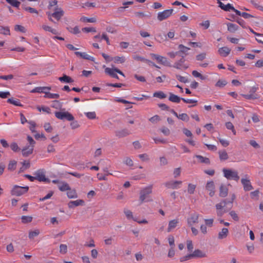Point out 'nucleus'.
Masks as SVG:
<instances>
[{
	"label": "nucleus",
	"mask_w": 263,
	"mask_h": 263,
	"mask_svg": "<svg viewBox=\"0 0 263 263\" xmlns=\"http://www.w3.org/2000/svg\"><path fill=\"white\" fill-rule=\"evenodd\" d=\"M225 206H226V200H223L221 202L216 205V208L217 210H221Z\"/></svg>",
	"instance_id": "obj_53"
},
{
	"label": "nucleus",
	"mask_w": 263,
	"mask_h": 263,
	"mask_svg": "<svg viewBox=\"0 0 263 263\" xmlns=\"http://www.w3.org/2000/svg\"><path fill=\"white\" fill-rule=\"evenodd\" d=\"M218 4H219V7L224 11H230V10L233 11V10L234 9V7L230 4L224 5L219 1H218Z\"/></svg>",
	"instance_id": "obj_19"
},
{
	"label": "nucleus",
	"mask_w": 263,
	"mask_h": 263,
	"mask_svg": "<svg viewBox=\"0 0 263 263\" xmlns=\"http://www.w3.org/2000/svg\"><path fill=\"white\" fill-rule=\"evenodd\" d=\"M34 175L35 177V180L40 182H45L46 183H49L50 182V180L46 177L45 171L43 169L37 170L34 173Z\"/></svg>",
	"instance_id": "obj_6"
},
{
	"label": "nucleus",
	"mask_w": 263,
	"mask_h": 263,
	"mask_svg": "<svg viewBox=\"0 0 263 263\" xmlns=\"http://www.w3.org/2000/svg\"><path fill=\"white\" fill-rule=\"evenodd\" d=\"M173 9L165 10L163 11L159 12L158 13L157 18L159 21H162L170 17L173 12Z\"/></svg>",
	"instance_id": "obj_7"
},
{
	"label": "nucleus",
	"mask_w": 263,
	"mask_h": 263,
	"mask_svg": "<svg viewBox=\"0 0 263 263\" xmlns=\"http://www.w3.org/2000/svg\"><path fill=\"white\" fill-rule=\"evenodd\" d=\"M195 157L198 158L201 163L209 164L210 163V160L208 158L204 157L201 155H196L195 156Z\"/></svg>",
	"instance_id": "obj_31"
},
{
	"label": "nucleus",
	"mask_w": 263,
	"mask_h": 263,
	"mask_svg": "<svg viewBox=\"0 0 263 263\" xmlns=\"http://www.w3.org/2000/svg\"><path fill=\"white\" fill-rule=\"evenodd\" d=\"M55 116L59 119L66 120L69 121H73L74 119L73 115L68 111H56L55 112Z\"/></svg>",
	"instance_id": "obj_4"
},
{
	"label": "nucleus",
	"mask_w": 263,
	"mask_h": 263,
	"mask_svg": "<svg viewBox=\"0 0 263 263\" xmlns=\"http://www.w3.org/2000/svg\"><path fill=\"white\" fill-rule=\"evenodd\" d=\"M154 97L159 98L160 99H164L166 97V95L161 91L155 92L153 94Z\"/></svg>",
	"instance_id": "obj_38"
},
{
	"label": "nucleus",
	"mask_w": 263,
	"mask_h": 263,
	"mask_svg": "<svg viewBox=\"0 0 263 263\" xmlns=\"http://www.w3.org/2000/svg\"><path fill=\"white\" fill-rule=\"evenodd\" d=\"M58 79L62 82H65L67 83H71L74 81L73 80L71 77L67 76L65 74H63V76L59 77Z\"/></svg>",
	"instance_id": "obj_25"
},
{
	"label": "nucleus",
	"mask_w": 263,
	"mask_h": 263,
	"mask_svg": "<svg viewBox=\"0 0 263 263\" xmlns=\"http://www.w3.org/2000/svg\"><path fill=\"white\" fill-rule=\"evenodd\" d=\"M111 60L116 64H122L125 61V58L124 57H115L112 58Z\"/></svg>",
	"instance_id": "obj_29"
},
{
	"label": "nucleus",
	"mask_w": 263,
	"mask_h": 263,
	"mask_svg": "<svg viewBox=\"0 0 263 263\" xmlns=\"http://www.w3.org/2000/svg\"><path fill=\"white\" fill-rule=\"evenodd\" d=\"M176 77L177 79V80L181 82L184 83L188 82L187 79L184 77L181 76L179 74H176Z\"/></svg>",
	"instance_id": "obj_52"
},
{
	"label": "nucleus",
	"mask_w": 263,
	"mask_h": 263,
	"mask_svg": "<svg viewBox=\"0 0 263 263\" xmlns=\"http://www.w3.org/2000/svg\"><path fill=\"white\" fill-rule=\"evenodd\" d=\"M205 187L208 191L214 190L215 185L214 182L213 181L208 182Z\"/></svg>",
	"instance_id": "obj_43"
},
{
	"label": "nucleus",
	"mask_w": 263,
	"mask_h": 263,
	"mask_svg": "<svg viewBox=\"0 0 263 263\" xmlns=\"http://www.w3.org/2000/svg\"><path fill=\"white\" fill-rule=\"evenodd\" d=\"M81 21L89 23H95L96 22V19L95 17H87L83 16L81 17Z\"/></svg>",
	"instance_id": "obj_42"
},
{
	"label": "nucleus",
	"mask_w": 263,
	"mask_h": 263,
	"mask_svg": "<svg viewBox=\"0 0 263 263\" xmlns=\"http://www.w3.org/2000/svg\"><path fill=\"white\" fill-rule=\"evenodd\" d=\"M27 140L30 144V145L29 146H32V147H33L35 144V141L33 139V138L30 136H27Z\"/></svg>",
	"instance_id": "obj_64"
},
{
	"label": "nucleus",
	"mask_w": 263,
	"mask_h": 263,
	"mask_svg": "<svg viewBox=\"0 0 263 263\" xmlns=\"http://www.w3.org/2000/svg\"><path fill=\"white\" fill-rule=\"evenodd\" d=\"M220 160H226L228 159V155L225 150L219 151L218 152Z\"/></svg>",
	"instance_id": "obj_32"
},
{
	"label": "nucleus",
	"mask_w": 263,
	"mask_h": 263,
	"mask_svg": "<svg viewBox=\"0 0 263 263\" xmlns=\"http://www.w3.org/2000/svg\"><path fill=\"white\" fill-rule=\"evenodd\" d=\"M229 234V230L227 228H222L221 232L218 233V238L222 239L227 237Z\"/></svg>",
	"instance_id": "obj_26"
},
{
	"label": "nucleus",
	"mask_w": 263,
	"mask_h": 263,
	"mask_svg": "<svg viewBox=\"0 0 263 263\" xmlns=\"http://www.w3.org/2000/svg\"><path fill=\"white\" fill-rule=\"evenodd\" d=\"M40 234L39 230H35L34 231H31L29 233L28 237L29 239H33L34 237L38 236Z\"/></svg>",
	"instance_id": "obj_37"
},
{
	"label": "nucleus",
	"mask_w": 263,
	"mask_h": 263,
	"mask_svg": "<svg viewBox=\"0 0 263 263\" xmlns=\"http://www.w3.org/2000/svg\"><path fill=\"white\" fill-rule=\"evenodd\" d=\"M206 257L205 253L199 249H196L192 253L187 254L180 258V262H183L193 258H202Z\"/></svg>",
	"instance_id": "obj_1"
},
{
	"label": "nucleus",
	"mask_w": 263,
	"mask_h": 263,
	"mask_svg": "<svg viewBox=\"0 0 263 263\" xmlns=\"http://www.w3.org/2000/svg\"><path fill=\"white\" fill-rule=\"evenodd\" d=\"M229 214L234 220H235L236 221H238L239 220V217H238V215L236 214V213L235 212V211H231L229 213Z\"/></svg>",
	"instance_id": "obj_51"
},
{
	"label": "nucleus",
	"mask_w": 263,
	"mask_h": 263,
	"mask_svg": "<svg viewBox=\"0 0 263 263\" xmlns=\"http://www.w3.org/2000/svg\"><path fill=\"white\" fill-rule=\"evenodd\" d=\"M41 27L44 31L51 32L53 34H58L59 33L57 29L52 28L47 24L42 25Z\"/></svg>",
	"instance_id": "obj_20"
},
{
	"label": "nucleus",
	"mask_w": 263,
	"mask_h": 263,
	"mask_svg": "<svg viewBox=\"0 0 263 263\" xmlns=\"http://www.w3.org/2000/svg\"><path fill=\"white\" fill-rule=\"evenodd\" d=\"M51 89V87H37L32 89L31 91V92L32 93H41L43 92L45 93V92H46V90H49Z\"/></svg>",
	"instance_id": "obj_22"
},
{
	"label": "nucleus",
	"mask_w": 263,
	"mask_h": 263,
	"mask_svg": "<svg viewBox=\"0 0 263 263\" xmlns=\"http://www.w3.org/2000/svg\"><path fill=\"white\" fill-rule=\"evenodd\" d=\"M59 190L62 192H64L66 191L70 190V187L69 184L65 182H62L61 183V185H59Z\"/></svg>",
	"instance_id": "obj_30"
},
{
	"label": "nucleus",
	"mask_w": 263,
	"mask_h": 263,
	"mask_svg": "<svg viewBox=\"0 0 263 263\" xmlns=\"http://www.w3.org/2000/svg\"><path fill=\"white\" fill-rule=\"evenodd\" d=\"M160 130L166 136L170 135L171 134L170 130L165 126H162L160 128Z\"/></svg>",
	"instance_id": "obj_47"
},
{
	"label": "nucleus",
	"mask_w": 263,
	"mask_h": 263,
	"mask_svg": "<svg viewBox=\"0 0 263 263\" xmlns=\"http://www.w3.org/2000/svg\"><path fill=\"white\" fill-rule=\"evenodd\" d=\"M224 177L228 180H234L238 181L239 179V176L238 175V172L236 171H233L231 169L223 168L222 169Z\"/></svg>",
	"instance_id": "obj_3"
},
{
	"label": "nucleus",
	"mask_w": 263,
	"mask_h": 263,
	"mask_svg": "<svg viewBox=\"0 0 263 263\" xmlns=\"http://www.w3.org/2000/svg\"><path fill=\"white\" fill-rule=\"evenodd\" d=\"M150 55L153 59L157 61L159 64L165 65L167 62V59L165 57L154 53H151Z\"/></svg>",
	"instance_id": "obj_9"
},
{
	"label": "nucleus",
	"mask_w": 263,
	"mask_h": 263,
	"mask_svg": "<svg viewBox=\"0 0 263 263\" xmlns=\"http://www.w3.org/2000/svg\"><path fill=\"white\" fill-rule=\"evenodd\" d=\"M64 14V11L63 10V9L61 8L56 7L54 9L52 17L58 21L62 18Z\"/></svg>",
	"instance_id": "obj_8"
},
{
	"label": "nucleus",
	"mask_w": 263,
	"mask_h": 263,
	"mask_svg": "<svg viewBox=\"0 0 263 263\" xmlns=\"http://www.w3.org/2000/svg\"><path fill=\"white\" fill-rule=\"evenodd\" d=\"M230 52L231 49L227 46L219 48L218 50V54L222 57H227L230 53Z\"/></svg>",
	"instance_id": "obj_10"
},
{
	"label": "nucleus",
	"mask_w": 263,
	"mask_h": 263,
	"mask_svg": "<svg viewBox=\"0 0 263 263\" xmlns=\"http://www.w3.org/2000/svg\"><path fill=\"white\" fill-rule=\"evenodd\" d=\"M196 188V185L189 183L188 185L187 192L189 194H192L194 193Z\"/></svg>",
	"instance_id": "obj_49"
},
{
	"label": "nucleus",
	"mask_w": 263,
	"mask_h": 263,
	"mask_svg": "<svg viewBox=\"0 0 263 263\" xmlns=\"http://www.w3.org/2000/svg\"><path fill=\"white\" fill-rule=\"evenodd\" d=\"M228 193V189L227 187L223 184H221L219 189V196L221 197H225L227 196Z\"/></svg>",
	"instance_id": "obj_23"
},
{
	"label": "nucleus",
	"mask_w": 263,
	"mask_h": 263,
	"mask_svg": "<svg viewBox=\"0 0 263 263\" xmlns=\"http://www.w3.org/2000/svg\"><path fill=\"white\" fill-rule=\"evenodd\" d=\"M22 222L23 223L31 222L32 220V217L30 216H23L21 217Z\"/></svg>",
	"instance_id": "obj_39"
},
{
	"label": "nucleus",
	"mask_w": 263,
	"mask_h": 263,
	"mask_svg": "<svg viewBox=\"0 0 263 263\" xmlns=\"http://www.w3.org/2000/svg\"><path fill=\"white\" fill-rule=\"evenodd\" d=\"M133 58L136 61H140L143 62L144 64L148 65H153V66H156L152 61H151L145 59V58L140 57L139 55H137V54L133 55Z\"/></svg>",
	"instance_id": "obj_11"
},
{
	"label": "nucleus",
	"mask_w": 263,
	"mask_h": 263,
	"mask_svg": "<svg viewBox=\"0 0 263 263\" xmlns=\"http://www.w3.org/2000/svg\"><path fill=\"white\" fill-rule=\"evenodd\" d=\"M115 70V68H112L106 67L105 69V72L107 74L110 76L111 77L118 79L119 77L116 73H117L116 71H115V70Z\"/></svg>",
	"instance_id": "obj_18"
},
{
	"label": "nucleus",
	"mask_w": 263,
	"mask_h": 263,
	"mask_svg": "<svg viewBox=\"0 0 263 263\" xmlns=\"http://www.w3.org/2000/svg\"><path fill=\"white\" fill-rule=\"evenodd\" d=\"M177 118L183 121H186V122L189 121V120L190 119L189 116L186 114H185V113H183V114L178 115V116Z\"/></svg>",
	"instance_id": "obj_41"
},
{
	"label": "nucleus",
	"mask_w": 263,
	"mask_h": 263,
	"mask_svg": "<svg viewBox=\"0 0 263 263\" xmlns=\"http://www.w3.org/2000/svg\"><path fill=\"white\" fill-rule=\"evenodd\" d=\"M45 96L44 97L46 98H49V99H58L60 97V96L58 93H52L49 92H47L46 91L45 92Z\"/></svg>",
	"instance_id": "obj_33"
},
{
	"label": "nucleus",
	"mask_w": 263,
	"mask_h": 263,
	"mask_svg": "<svg viewBox=\"0 0 263 263\" xmlns=\"http://www.w3.org/2000/svg\"><path fill=\"white\" fill-rule=\"evenodd\" d=\"M241 182L243 186V189L246 191H249L253 189L250 181L246 179H241Z\"/></svg>",
	"instance_id": "obj_14"
},
{
	"label": "nucleus",
	"mask_w": 263,
	"mask_h": 263,
	"mask_svg": "<svg viewBox=\"0 0 263 263\" xmlns=\"http://www.w3.org/2000/svg\"><path fill=\"white\" fill-rule=\"evenodd\" d=\"M134 77L135 79H136L138 81L142 82H145L146 81V79L145 77L142 76H139L137 74H135L134 75Z\"/></svg>",
	"instance_id": "obj_62"
},
{
	"label": "nucleus",
	"mask_w": 263,
	"mask_h": 263,
	"mask_svg": "<svg viewBox=\"0 0 263 263\" xmlns=\"http://www.w3.org/2000/svg\"><path fill=\"white\" fill-rule=\"evenodd\" d=\"M199 215L196 213L193 214L191 216L187 219V223L190 226H192L194 223L198 222Z\"/></svg>",
	"instance_id": "obj_15"
},
{
	"label": "nucleus",
	"mask_w": 263,
	"mask_h": 263,
	"mask_svg": "<svg viewBox=\"0 0 263 263\" xmlns=\"http://www.w3.org/2000/svg\"><path fill=\"white\" fill-rule=\"evenodd\" d=\"M33 147L27 146L22 149V155L24 157H27L33 153Z\"/></svg>",
	"instance_id": "obj_21"
},
{
	"label": "nucleus",
	"mask_w": 263,
	"mask_h": 263,
	"mask_svg": "<svg viewBox=\"0 0 263 263\" xmlns=\"http://www.w3.org/2000/svg\"><path fill=\"white\" fill-rule=\"evenodd\" d=\"M67 29L70 32L74 34L80 32L79 28L78 26H76L74 28H67Z\"/></svg>",
	"instance_id": "obj_50"
},
{
	"label": "nucleus",
	"mask_w": 263,
	"mask_h": 263,
	"mask_svg": "<svg viewBox=\"0 0 263 263\" xmlns=\"http://www.w3.org/2000/svg\"><path fill=\"white\" fill-rule=\"evenodd\" d=\"M17 162L15 160L10 161L8 166L9 171H14L15 169Z\"/></svg>",
	"instance_id": "obj_40"
},
{
	"label": "nucleus",
	"mask_w": 263,
	"mask_h": 263,
	"mask_svg": "<svg viewBox=\"0 0 263 263\" xmlns=\"http://www.w3.org/2000/svg\"><path fill=\"white\" fill-rule=\"evenodd\" d=\"M85 202L82 199H79L75 201H70L68 204L69 208H73L74 206H77L79 205H84Z\"/></svg>",
	"instance_id": "obj_13"
},
{
	"label": "nucleus",
	"mask_w": 263,
	"mask_h": 263,
	"mask_svg": "<svg viewBox=\"0 0 263 263\" xmlns=\"http://www.w3.org/2000/svg\"><path fill=\"white\" fill-rule=\"evenodd\" d=\"M152 188L153 185H150L140 191L139 200H140L141 203L144 201H153L152 199H147L146 200H145L148 197V195L152 193Z\"/></svg>",
	"instance_id": "obj_2"
},
{
	"label": "nucleus",
	"mask_w": 263,
	"mask_h": 263,
	"mask_svg": "<svg viewBox=\"0 0 263 263\" xmlns=\"http://www.w3.org/2000/svg\"><path fill=\"white\" fill-rule=\"evenodd\" d=\"M29 190V187L26 186H20L18 185H14L11 190V194L12 195L14 196H21L28 192Z\"/></svg>",
	"instance_id": "obj_5"
},
{
	"label": "nucleus",
	"mask_w": 263,
	"mask_h": 263,
	"mask_svg": "<svg viewBox=\"0 0 263 263\" xmlns=\"http://www.w3.org/2000/svg\"><path fill=\"white\" fill-rule=\"evenodd\" d=\"M75 54L82 59L88 60L89 61H94V58L93 57L90 56V55L88 54L86 52H81L79 51H76L74 52Z\"/></svg>",
	"instance_id": "obj_12"
},
{
	"label": "nucleus",
	"mask_w": 263,
	"mask_h": 263,
	"mask_svg": "<svg viewBox=\"0 0 263 263\" xmlns=\"http://www.w3.org/2000/svg\"><path fill=\"white\" fill-rule=\"evenodd\" d=\"M67 195L69 198H74L78 197L76 190H71V189L70 190H68Z\"/></svg>",
	"instance_id": "obj_34"
},
{
	"label": "nucleus",
	"mask_w": 263,
	"mask_h": 263,
	"mask_svg": "<svg viewBox=\"0 0 263 263\" xmlns=\"http://www.w3.org/2000/svg\"><path fill=\"white\" fill-rule=\"evenodd\" d=\"M192 74L194 77L200 78L201 80H204L205 78L204 76H203L201 74H200L196 70H193L192 71Z\"/></svg>",
	"instance_id": "obj_59"
},
{
	"label": "nucleus",
	"mask_w": 263,
	"mask_h": 263,
	"mask_svg": "<svg viewBox=\"0 0 263 263\" xmlns=\"http://www.w3.org/2000/svg\"><path fill=\"white\" fill-rule=\"evenodd\" d=\"M44 127L45 128V130L48 133H51L53 129L52 127L48 123H45L44 124Z\"/></svg>",
	"instance_id": "obj_63"
},
{
	"label": "nucleus",
	"mask_w": 263,
	"mask_h": 263,
	"mask_svg": "<svg viewBox=\"0 0 263 263\" xmlns=\"http://www.w3.org/2000/svg\"><path fill=\"white\" fill-rule=\"evenodd\" d=\"M179 223L178 220L173 219L171 220L168 223V227L167 228V232H170L172 229L175 228L177 227V224Z\"/></svg>",
	"instance_id": "obj_27"
},
{
	"label": "nucleus",
	"mask_w": 263,
	"mask_h": 263,
	"mask_svg": "<svg viewBox=\"0 0 263 263\" xmlns=\"http://www.w3.org/2000/svg\"><path fill=\"white\" fill-rule=\"evenodd\" d=\"M130 134L129 132L128 129L125 128L120 130H117L115 132V135L117 137L121 138L126 137Z\"/></svg>",
	"instance_id": "obj_17"
},
{
	"label": "nucleus",
	"mask_w": 263,
	"mask_h": 263,
	"mask_svg": "<svg viewBox=\"0 0 263 263\" xmlns=\"http://www.w3.org/2000/svg\"><path fill=\"white\" fill-rule=\"evenodd\" d=\"M227 84V82L224 80H219L217 83L215 84V86L216 87H224L226 84Z\"/></svg>",
	"instance_id": "obj_46"
},
{
	"label": "nucleus",
	"mask_w": 263,
	"mask_h": 263,
	"mask_svg": "<svg viewBox=\"0 0 263 263\" xmlns=\"http://www.w3.org/2000/svg\"><path fill=\"white\" fill-rule=\"evenodd\" d=\"M53 191H50L45 197H44L43 198H40L39 199V200L40 201H44L45 200H47V199H49L50 198H51V197L53 195Z\"/></svg>",
	"instance_id": "obj_56"
},
{
	"label": "nucleus",
	"mask_w": 263,
	"mask_h": 263,
	"mask_svg": "<svg viewBox=\"0 0 263 263\" xmlns=\"http://www.w3.org/2000/svg\"><path fill=\"white\" fill-rule=\"evenodd\" d=\"M179 48L180 49V52H182V53H185L187 51H188L190 49V48H188V47H186L184 46H183V45H180L179 46Z\"/></svg>",
	"instance_id": "obj_61"
},
{
	"label": "nucleus",
	"mask_w": 263,
	"mask_h": 263,
	"mask_svg": "<svg viewBox=\"0 0 263 263\" xmlns=\"http://www.w3.org/2000/svg\"><path fill=\"white\" fill-rule=\"evenodd\" d=\"M10 147L11 149L15 152H18L20 150V148H19L17 144L15 142L11 143L10 145Z\"/></svg>",
	"instance_id": "obj_55"
},
{
	"label": "nucleus",
	"mask_w": 263,
	"mask_h": 263,
	"mask_svg": "<svg viewBox=\"0 0 263 263\" xmlns=\"http://www.w3.org/2000/svg\"><path fill=\"white\" fill-rule=\"evenodd\" d=\"M186 247H187L188 252H189L190 253H191L193 252L194 247H193V242H192V240H187L186 241Z\"/></svg>",
	"instance_id": "obj_44"
},
{
	"label": "nucleus",
	"mask_w": 263,
	"mask_h": 263,
	"mask_svg": "<svg viewBox=\"0 0 263 263\" xmlns=\"http://www.w3.org/2000/svg\"><path fill=\"white\" fill-rule=\"evenodd\" d=\"M82 31L85 32H96V30L95 28L93 27H84L82 28Z\"/></svg>",
	"instance_id": "obj_60"
},
{
	"label": "nucleus",
	"mask_w": 263,
	"mask_h": 263,
	"mask_svg": "<svg viewBox=\"0 0 263 263\" xmlns=\"http://www.w3.org/2000/svg\"><path fill=\"white\" fill-rule=\"evenodd\" d=\"M14 30L16 31H20L23 33H25L26 31V29H25V28L24 26L20 25H15L14 27Z\"/></svg>",
	"instance_id": "obj_45"
},
{
	"label": "nucleus",
	"mask_w": 263,
	"mask_h": 263,
	"mask_svg": "<svg viewBox=\"0 0 263 263\" xmlns=\"http://www.w3.org/2000/svg\"><path fill=\"white\" fill-rule=\"evenodd\" d=\"M168 241L171 248H175V240L173 236L170 235L168 236Z\"/></svg>",
	"instance_id": "obj_54"
},
{
	"label": "nucleus",
	"mask_w": 263,
	"mask_h": 263,
	"mask_svg": "<svg viewBox=\"0 0 263 263\" xmlns=\"http://www.w3.org/2000/svg\"><path fill=\"white\" fill-rule=\"evenodd\" d=\"M7 102L17 106H23L19 100H14L13 98L8 99Z\"/></svg>",
	"instance_id": "obj_35"
},
{
	"label": "nucleus",
	"mask_w": 263,
	"mask_h": 263,
	"mask_svg": "<svg viewBox=\"0 0 263 263\" xmlns=\"http://www.w3.org/2000/svg\"><path fill=\"white\" fill-rule=\"evenodd\" d=\"M160 120V118L158 115H155L149 119V121L153 123H155Z\"/></svg>",
	"instance_id": "obj_57"
},
{
	"label": "nucleus",
	"mask_w": 263,
	"mask_h": 263,
	"mask_svg": "<svg viewBox=\"0 0 263 263\" xmlns=\"http://www.w3.org/2000/svg\"><path fill=\"white\" fill-rule=\"evenodd\" d=\"M67 252V245L61 244L60 246V253L63 254H65Z\"/></svg>",
	"instance_id": "obj_48"
},
{
	"label": "nucleus",
	"mask_w": 263,
	"mask_h": 263,
	"mask_svg": "<svg viewBox=\"0 0 263 263\" xmlns=\"http://www.w3.org/2000/svg\"><path fill=\"white\" fill-rule=\"evenodd\" d=\"M0 33L3 35H10V31L9 27L1 26L0 28Z\"/></svg>",
	"instance_id": "obj_36"
},
{
	"label": "nucleus",
	"mask_w": 263,
	"mask_h": 263,
	"mask_svg": "<svg viewBox=\"0 0 263 263\" xmlns=\"http://www.w3.org/2000/svg\"><path fill=\"white\" fill-rule=\"evenodd\" d=\"M86 117L89 119H95L96 118V114L95 112H86Z\"/></svg>",
	"instance_id": "obj_58"
},
{
	"label": "nucleus",
	"mask_w": 263,
	"mask_h": 263,
	"mask_svg": "<svg viewBox=\"0 0 263 263\" xmlns=\"http://www.w3.org/2000/svg\"><path fill=\"white\" fill-rule=\"evenodd\" d=\"M228 30L232 33L235 32L238 29V26L235 24L228 23L227 24Z\"/></svg>",
	"instance_id": "obj_28"
},
{
	"label": "nucleus",
	"mask_w": 263,
	"mask_h": 263,
	"mask_svg": "<svg viewBox=\"0 0 263 263\" xmlns=\"http://www.w3.org/2000/svg\"><path fill=\"white\" fill-rule=\"evenodd\" d=\"M181 183L182 181H168L165 183V185L168 189H175L177 188L178 185Z\"/></svg>",
	"instance_id": "obj_16"
},
{
	"label": "nucleus",
	"mask_w": 263,
	"mask_h": 263,
	"mask_svg": "<svg viewBox=\"0 0 263 263\" xmlns=\"http://www.w3.org/2000/svg\"><path fill=\"white\" fill-rule=\"evenodd\" d=\"M182 98H180L178 96L173 94V93H170V96L168 98L169 101L174 103H179L181 100H182Z\"/></svg>",
	"instance_id": "obj_24"
}]
</instances>
